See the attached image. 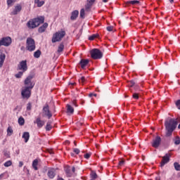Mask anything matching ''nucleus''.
I'll return each instance as SVG.
<instances>
[{"mask_svg": "<svg viewBox=\"0 0 180 180\" xmlns=\"http://www.w3.org/2000/svg\"><path fill=\"white\" fill-rule=\"evenodd\" d=\"M42 116L43 117H48V119H51L53 114H51V111H50V107L49 104H46L42 109Z\"/></svg>", "mask_w": 180, "mask_h": 180, "instance_id": "nucleus-7", "label": "nucleus"}, {"mask_svg": "<svg viewBox=\"0 0 180 180\" xmlns=\"http://www.w3.org/2000/svg\"><path fill=\"white\" fill-rule=\"evenodd\" d=\"M72 172H75V167H72Z\"/></svg>", "mask_w": 180, "mask_h": 180, "instance_id": "nucleus-54", "label": "nucleus"}, {"mask_svg": "<svg viewBox=\"0 0 180 180\" xmlns=\"http://www.w3.org/2000/svg\"><path fill=\"white\" fill-rule=\"evenodd\" d=\"M45 180H47V179H45Z\"/></svg>", "mask_w": 180, "mask_h": 180, "instance_id": "nucleus-64", "label": "nucleus"}, {"mask_svg": "<svg viewBox=\"0 0 180 180\" xmlns=\"http://www.w3.org/2000/svg\"><path fill=\"white\" fill-rule=\"evenodd\" d=\"M161 179L160 177H156L155 180H160Z\"/></svg>", "mask_w": 180, "mask_h": 180, "instance_id": "nucleus-58", "label": "nucleus"}, {"mask_svg": "<svg viewBox=\"0 0 180 180\" xmlns=\"http://www.w3.org/2000/svg\"><path fill=\"white\" fill-rule=\"evenodd\" d=\"M16 2V0H7V5L8 6H12V4Z\"/></svg>", "mask_w": 180, "mask_h": 180, "instance_id": "nucleus-39", "label": "nucleus"}, {"mask_svg": "<svg viewBox=\"0 0 180 180\" xmlns=\"http://www.w3.org/2000/svg\"><path fill=\"white\" fill-rule=\"evenodd\" d=\"M12 44V38L10 37H5L0 39V47L4 46L5 47H9Z\"/></svg>", "mask_w": 180, "mask_h": 180, "instance_id": "nucleus-8", "label": "nucleus"}, {"mask_svg": "<svg viewBox=\"0 0 180 180\" xmlns=\"http://www.w3.org/2000/svg\"><path fill=\"white\" fill-rule=\"evenodd\" d=\"M51 122L49 121L47 123H46V131H50V130H51L52 129V127H51Z\"/></svg>", "mask_w": 180, "mask_h": 180, "instance_id": "nucleus-31", "label": "nucleus"}, {"mask_svg": "<svg viewBox=\"0 0 180 180\" xmlns=\"http://www.w3.org/2000/svg\"><path fill=\"white\" fill-rule=\"evenodd\" d=\"M92 96H94V93H90V94H89V98H92Z\"/></svg>", "mask_w": 180, "mask_h": 180, "instance_id": "nucleus-53", "label": "nucleus"}, {"mask_svg": "<svg viewBox=\"0 0 180 180\" xmlns=\"http://www.w3.org/2000/svg\"><path fill=\"white\" fill-rule=\"evenodd\" d=\"M178 125V122L174 118H167L165 122V130H166V136L169 137V136H172V133L174 130L176 129V126Z\"/></svg>", "mask_w": 180, "mask_h": 180, "instance_id": "nucleus-1", "label": "nucleus"}, {"mask_svg": "<svg viewBox=\"0 0 180 180\" xmlns=\"http://www.w3.org/2000/svg\"><path fill=\"white\" fill-rule=\"evenodd\" d=\"M78 15H79V11H78V10H75L71 13L70 20H75L78 18Z\"/></svg>", "mask_w": 180, "mask_h": 180, "instance_id": "nucleus-15", "label": "nucleus"}, {"mask_svg": "<svg viewBox=\"0 0 180 180\" xmlns=\"http://www.w3.org/2000/svg\"><path fill=\"white\" fill-rule=\"evenodd\" d=\"M65 171L67 176H68L69 178L72 176V173L71 172V167H67Z\"/></svg>", "mask_w": 180, "mask_h": 180, "instance_id": "nucleus-25", "label": "nucleus"}, {"mask_svg": "<svg viewBox=\"0 0 180 180\" xmlns=\"http://www.w3.org/2000/svg\"><path fill=\"white\" fill-rule=\"evenodd\" d=\"M79 64L82 67V68H85L88 64H89V60L88 59H82L79 62Z\"/></svg>", "mask_w": 180, "mask_h": 180, "instance_id": "nucleus-16", "label": "nucleus"}, {"mask_svg": "<svg viewBox=\"0 0 180 180\" xmlns=\"http://www.w3.org/2000/svg\"><path fill=\"white\" fill-rule=\"evenodd\" d=\"M67 113H69V115L74 113V108L69 104L67 105Z\"/></svg>", "mask_w": 180, "mask_h": 180, "instance_id": "nucleus-22", "label": "nucleus"}, {"mask_svg": "<svg viewBox=\"0 0 180 180\" xmlns=\"http://www.w3.org/2000/svg\"><path fill=\"white\" fill-rule=\"evenodd\" d=\"M151 144L152 147H153L154 148H158L160 146H161V137L157 136L154 139H153Z\"/></svg>", "mask_w": 180, "mask_h": 180, "instance_id": "nucleus-9", "label": "nucleus"}, {"mask_svg": "<svg viewBox=\"0 0 180 180\" xmlns=\"http://www.w3.org/2000/svg\"><path fill=\"white\" fill-rule=\"evenodd\" d=\"M27 110H32V103H28L27 104Z\"/></svg>", "mask_w": 180, "mask_h": 180, "instance_id": "nucleus-41", "label": "nucleus"}, {"mask_svg": "<svg viewBox=\"0 0 180 180\" xmlns=\"http://www.w3.org/2000/svg\"><path fill=\"white\" fill-rule=\"evenodd\" d=\"M27 26L29 29H36L37 27L34 18L27 22Z\"/></svg>", "mask_w": 180, "mask_h": 180, "instance_id": "nucleus-13", "label": "nucleus"}, {"mask_svg": "<svg viewBox=\"0 0 180 180\" xmlns=\"http://www.w3.org/2000/svg\"><path fill=\"white\" fill-rule=\"evenodd\" d=\"M22 139H25V143H27V141H29V139H30V134L29 132H24L22 134Z\"/></svg>", "mask_w": 180, "mask_h": 180, "instance_id": "nucleus-21", "label": "nucleus"}, {"mask_svg": "<svg viewBox=\"0 0 180 180\" xmlns=\"http://www.w3.org/2000/svg\"><path fill=\"white\" fill-rule=\"evenodd\" d=\"M84 8L86 12H89V11H91V8H92V4L87 1L86 4L84 6Z\"/></svg>", "mask_w": 180, "mask_h": 180, "instance_id": "nucleus-24", "label": "nucleus"}, {"mask_svg": "<svg viewBox=\"0 0 180 180\" xmlns=\"http://www.w3.org/2000/svg\"><path fill=\"white\" fill-rule=\"evenodd\" d=\"M49 27V24L45 22L38 29L39 33H43L46 31V29Z\"/></svg>", "mask_w": 180, "mask_h": 180, "instance_id": "nucleus-17", "label": "nucleus"}, {"mask_svg": "<svg viewBox=\"0 0 180 180\" xmlns=\"http://www.w3.org/2000/svg\"><path fill=\"white\" fill-rule=\"evenodd\" d=\"M13 134V129H12V127H8L7 129V136H12Z\"/></svg>", "mask_w": 180, "mask_h": 180, "instance_id": "nucleus-29", "label": "nucleus"}, {"mask_svg": "<svg viewBox=\"0 0 180 180\" xmlns=\"http://www.w3.org/2000/svg\"><path fill=\"white\" fill-rule=\"evenodd\" d=\"M97 94H93V96H96Z\"/></svg>", "mask_w": 180, "mask_h": 180, "instance_id": "nucleus-61", "label": "nucleus"}, {"mask_svg": "<svg viewBox=\"0 0 180 180\" xmlns=\"http://www.w3.org/2000/svg\"><path fill=\"white\" fill-rule=\"evenodd\" d=\"M74 143H75V146H77V143L75 142H74Z\"/></svg>", "mask_w": 180, "mask_h": 180, "instance_id": "nucleus-63", "label": "nucleus"}, {"mask_svg": "<svg viewBox=\"0 0 180 180\" xmlns=\"http://www.w3.org/2000/svg\"><path fill=\"white\" fill-rule=\"evenodd\" d=\"M69 85H75V83H69Z\"/></svg>", "mask_w": 180, "mask_h": 180, "instance_id": "nucleus-56", "label": "nucleus"}, {"mask_svg": "<svg viewBox=\"0 0 180 180\" xmlns=\"http://www.w3.org/2000/svg\"><path fill=\"white\" fill-rule=\"evenodd\" d=\"M34 78V75H30L24 81V84L25 88H29L30 89H33L34 88V83L32 82V79Z\"/></svg>", "mask_w": 180, "mask_h": 180, "instance_id": "nucleus-5", "label": "nucleus"}, {"mask_svg": "<svg viewBox=\"0 0 180 180\" xmlns=\"http://www.w3.org/2000/svg\"><path fill=\"white\" fill-rule=\"evenodd\" d=\"M34 21L35 22L37 27H38L41 23H44V18L43 16H39L37 18H34Z\"/></svg>", "mask_w": 180, "mask_h": 180, "instance_id": "nucleus-12", "label": "nucleus"}, {"mask_svg": "<svg viewBox=\"0 0 180 180\" xmlns=\"http://www.w3.org/2000/svg\"><path fill=\"white\" fill-rule=\"evenodd\" d=\"M80 18H82V19L85 18V9L84 8H82L80 11Z\"/></svg>", "mask_w": 180, "mask_h": 180, "instance_id": "nucleus-33", "label": "nucleus"}, {"mask_svg": "<svg viewBox=\"0 0 180 180\" xmlns=\"http://www.w3.org/2000/svg\"><path fill=\"white\" fill-rule=\"evenodd\" d=\"M169 157H171V154L166 153L165 156L162 157V162H160V167L162 168L165 164H168L169 162Z\"/></svg>", "mask_w": 180, "mask_h": 180, "instance_id": "nucleus-11", "label": "nucleus"}, {"mask_svg": "<svg viewBox=\"0 0 180 180\" xmlns=\"http://www.w3.org/2000/svg\"><path fill=\"white\" fill-rule=\"evenodd\" d=\"M79 82H82V84H84V82H85V77H82L81 79L79 80Z\"/></svg>", "mask_w": 180, "mask_h": 180, "instance_id": "nucleus-46", "label": "nucleus"}, {"mask_svg": "<svg viewBox=\"0 0 180 180\" xmlns=\"http://www.w3.org/2000/svg\"><path fill=\"white\" fill-rule=\"evenodd\" d=\"M65 36V31L61 30L53 34L52 37V43H57V41H61L63 37Z\"/></svg>", "mask_w": 180, "mask_h": 180, "instance_id": "nucleus-2", "label": "nucleus"}, {"mask_svg": "<svg viewBox=\"0 0 180 180\" xmlns=\"http://www.w3.org/2000/svg\"><path fill=\"white\" fill-rule=\"evenodd\" d=\"M18 70H21L23 72L27 71V62L22 60L18 65Z\"/></svg>", "mask_w": 180, "mask_h": 180, "instance_id": "nucleus-10", "label": "nucleus"}, {"mask_svg": "<svg viewBox=\"0 0 180 180\" xmlns=\"http://www.w3.org/2000/svg\"><path fill=\"white\" fill-rule=\"evenodd\" d=\"M129 82L131 84V85H130L131 88H133V86H135L136 82H134V81L131 80Z\"/></svg>", "mask_w": 180, "mask_h": 180, "instance_id": "nucleus-44", "label": "nucleus"}, {"mask_svg": "<svg viewBox=\"0 0 180 180\" xmlns=\"http://www.w3.org/2000/svg\"><path fill=\"white\" fill-rule=\"evenodd\" d=\"M73 151L75 153V154H79L80 150L78 148H74Z\"/></svg>", "mask_w": 180, "mask_h": 180, "instance_id": "nucleus-47", "label": "nucleus"}, {"mask_svg": "<svg viewBox=\"0 0 180 180\" xmlns=\"http://www.w3.org/2000/svg\"><path fill=\"white\" fill-rule=\"evenodd\" d=\"M170 4H172V2H174V0H169Z\"/></svg>", "mask_w": 180, "mask_h": 180, "instance_id": "nucleus-57", "label": "nucleus"}, {"mask_svg": "<svg viewBox=\"0 0 180 180\" xmlns=\"http://www.w3.org/2000/svg\"><path fill=\"white\" fill-rule=\"evenodd\" d=\"M39 165V160H37V159H35L33 162H32V167L34 168V169L35 171H37L38 168H37V165Z\"/></svg>", "mask_w": 180, "mask_h": 180, "instance_id": "nucleus-26", "label": "nucleus"}, {"mask_svg": "<svg viewBox=\"0 0 180 180\" xmlns=\"http://www.w3.org/2000/svg\"><path fill=\"white\" fill-rule=\"evenodd\" d=\"M34 4L38 8H41L44 5V1L34 0Z\"/></svg>", "mask_w": 180, "mask_h": 180, "instance_id": "nucleus-23", "label": "nucleus"}, {"mask_svg": "<svg viewBox=\"0 0 180 180\" xmlns=\"http://www.w3.org/2000/svg\"><path fill=\"white\" fill-rule=\"evenodd\" d=\"M70 155H71L72 157H74V153H71Z\"/></svg>", "mask_w": 180, "mask_h": 180, "instance_id": "nucleus-60", "label": "nucleus"}, {"mask_svg": "<svg viewBox=\"0 0 180 180\" xmlns=\"http://www.w3.org/2000/svg\"><path fill=\"white\" fill-rule=\"evenodd\" d=\"M134 89H139V86L137 84H135Z\"/></svg>", "mask_w": 180, "mask_h": 180, "instance_id": "nucleus-55", "label": "nucleus"}, {"mask_svg": "<svg viewBox=\"0 0 180 180\" xmlns=\"http://www.w3.org/2000/svg\"><path fill=\"white\" fill-rule=\"evenodd\" d=\"M137 4H140V1L137 0H134V1H127L126 3L127 5H136Z\"/></svg>", "mask_w": 180, "mask_h": 180, "instance_id": "nucleus-28", "label": "nucleus"}, {"mask_svg": "<svg viewBox=\"0 0 180 180\" xmlns=\"http://www.w3.org/2000/svg\"><path fill=\"white\" fill-rule=\"evenodd\" d=\"M90 175H91V179H96V178H98V174H96V172H95L94 171H91V173Z\"/></svg>", "mask_w": 180, "mask_h": 180, "instance_id": "nucleus-32", "label": "nucleus"}, {"mask_svg": "<svg viewBox=\"0 0 180 180\" xmlns=\"http://www.w3.org/2000/svg\"><path fill=\"white\" fill-rule=\"evenodd\" d=\"M176 105L177 106L178 109L180 110V100H178V101L176 102Z\"/></svg>", "mask_w": 180, "mask_h": 180, "instance_id": "nucleus-48", "label": "nucleus"}, {"mask_svg": "<svg viewBox=\"0 0 180 180\" xmlns=\"http://www.w3.org/2000/svg\"><path fill=\"white\" fill-rule=\"evenodd\" d=\"M34 123H37V127L39 129H41V127L45 124L44 121L41 120V119H40V117L37 118L36 121L34 122Z\"/></svg>", "mask_w": 180, "mask_h": 180, "instance_id": "nucleus-18", "label": "nucleus"}, {"mask_svg": "<svg viewBox=\"0 0 180 180\" xmlns=\"http://www.w3.org/2000/svg\"><path fill=\"white\" fill-rule=\"evenodd\" d=\"M19 167H23V162H19Z\"/></svg>", "mask_w": 180, "mask_h": 180, "instance_id": "nucleus-52", "label": "nucleus"}, {"mask_svg": "<svg viewBox=\"0 0 180 180\" xmlns=\"http://www.w3.org/2000/svg\"><path fill=\"white\" fill-rule=\"evenodd\" d=\"M96 0H87V1H89L90 4H91L92 5H94V4L95 3Z\"/></svg>", "mask_w": 180, "mask_h": 180, "instance_id": "nucleus-50", "label": "nucleus"}, {"mask_svg": "<svg viewBox=\"0 0 180 180\" xmlns=\"http://www.w3.org/2000/svg\"><path fill=\"white\" fill-rule=\"evenodd\" d=\"M91 57L94 60H100L103 57V53L98 49H94L90 51Z\"/></svg>", "mask_w": 180, "mask_h": 180, "instance_id": "nucleus-4", "label": "nucleus"}, {"mask_svg": "<svg viewBox=\"0 0 180 180\" xmlns=\"http://www.w3.org/2000/svg\"><path fill=\"white\" fill-rule=\"evenodd\" d=\"M18 123L20 126H23V124H25V119L22 117H20L18 119Z\"/></svg>", "mask_w": 180, "mask_h": 180, "instance_id": "nucleus-34", "label": "nucleus"}, {"mask_svg": "<svg viewBox=\"0 0 180 180\" xmlns=\"http://www.w3.org/2000/svg\"><path fill=\"white\" fill-rule=\"evenodd\" d=\"M40 56H41V50H37L34 53V58H39Z\"/></svg>", "mask_w": 180, "mask_h": 180, "instance_id": "nucleus-27", "label": "nucleus"}, {"mask_svg": "<svg viewBox=\"0 0 180 180\" xmlns=\"http://www.w3.org/2000/svg\"><path fill=\"white\" fill-rule=\"evenodd\" d=\"M174 144H176V146H179V144H180V138H179V136L176 137V139L174 141Z\"/></svg>", "mask_w": 180, "mask_h": 180, "instance_id": "nucleus-38", "label": "nucleus"}, {"mask_svg": "<svg viewBox=\"0 0 180 180\" xmlns=\"http://www.w3.org/2000/svg\"><path fill=\"white\" fill-rule=\"evenodd\" d=\"M103 2H108V0H103Z\"/></svg>", "mask_w": 180, "mask_h": 180, "instance_id": "nucleus-62", "label": "nucleus"}, {"mask_svg": "<svg viewBox=\"0 0 180 180\" xmlns=\"http://www.w3.org/2000/svg\"><path fill=\"white\" fill-rule=\"evenodd\" d=\"M23 72H23V70H22V71H20L18 73L15 74V78H22V75H23Z\"/></svg>", "mask_w": 180, "mask_h": 180, "instance_id": "nucleus-35", "label": "nucleus"}, {"mask_svg": "<svg viewBox=\"0 0 180 180\" xmlns=\"http://www.w3.org/2000/svg\"><path fill=\"white\" fill-rule=\"evenodd\" d=\"M99 34H93L91 37H89V40H95V39H96V37H98Z\"/></svg>", "mask_w": 180, "mask_h": 180, "instance_id": "nucleus-37", "label": "nucleus"}, {"mask_svg": "<svg viewBox=\"0 0 180 180\" xmlns=\"http://www.w3.org/2000/svg\"><path fill=\"white\" fill-rule=\"evenodd\" d=\"M26 50L34 51L36 50V42L33 38L28 37L26 41Z\"/></svg>", "mask_w": 180, "mask_h": 180, "instance_id": "nucleus-3", "label": "nucleus"}, {"mask_svg": "<svg viewBox=\"0 0 180 180\" xmlns=\"http://www.w3.org/2000/svg\"><path fill=\"white\" fill-rule=\"evenodd\" d=\"M108 32H112L113 30V26H108L106 27Z\"/></svg>", "mask_w": 180, "mask_h": 180, "instance_id": "nucleus-43", "label": "nucleus"}, {"mask_svg": "<svg viewBox=\"0 0 180 180\" xmlns=\"http://www.w3.org/2000/svg\"><path fill=\"white\" fill-rule=\"evenodd\" d=\"M12 165V162L8 160L4 163V167H11Z\"/></svg>", "mask_w": 180, "mask_h": 180, "instance_id": "nucleus-40", "label": "nucleus"}, {"mask_svg": "<svg viewBox=\"0 0 180 180\" xmlns=\"http://www.w3.org/2000/svg\"><path fill=\"white\" fill-rule=\"evenodd\" d=\"M124 165V160H121L119 162V165L122 166V165Z\"/></svg>", "mask_w": 180, "mask_h": 180, "instance_id": "nucleus-49", "label": "nucleus"}, {"mask_svg": "<svg viewBox=\"0 0 180 180\" xmlns=\"http://www.w3.org/2000/svg\"><path fill=\"white\" fill-rule=\"evenodd\" d=\"M174 167L176 171H180V165H179V163L174 162Z\"/></svg>", "mask_w": 180, "mask_h": 180, "instance_id": "nucleus-36", "label": "nucleus"}, {"mask_svg": "<svg viewBox=\"0 0 180 180\" xmlns=\"http://www.w3.org/2000/svg\"><path fill=\"white\" fill-rule=\"evenodd\" d=\"M49 153L50 154H53V152H52L51 150H49Z\"/></svg>", "mask_w": 180, "mask_h": 180, "instance_id": "nucleus-59", "label": "nucleus"}, {"mask_svg": "<svg viewBox=\"0 0 180 180\" xmlns=\"http://www.w3.org/2000/svg\"><path fill=\"white\" fill-rule=\"evenodd\" d=\"M64 50V44L61 43L58 48V53H63Z\"/></svg>", "mask_w": 180, "mask_h": 180, "instance_id": "nucleus-30", "label": "nucleus"}, {"mask_svg": "<svg viewBox=\"0 0 180 180\" xmlns=\"http://www.w3.org/2000/svg\"><path fill=\"white\" fill-rule=\"evenodd\" d=\"M20 11H22V6L20 4H17L14 10L11 12V15H18Z\"/></svg>", "mask_w": 180, "mask_h": 180, "instance_id": "nucleus-14", "label": "nucleus"}, {"mask_svg": "<svg viewBox=\"0 0 180 180\" xmlns=\"http://www.w3.org/2000/svg\"><path fill=\"white\" fill-rule=\"evenodd\" d=\"M48 176L51 179H53L56 176V170L54 169H51L48 171Z\"/></svg>", "mask_w": 180, "mask_h": 180, "instance_id": "nucleus-19", "label": "nucleus"}, {"mask_svg": "<svg viewBox=\"0 0 180 180\" xmlns=\"http://www.w3.org/2000/svg\"><path fill=\"white\" fill-rule=\"evenodd\" d=\"M32 96V89L28 87H22L21 91V96L22 99H29Z\"/></svg>", "mask_w": 180, "mask_h": 180, "instance_id": "nucleus-6", "label": "nucleus"}, {"mask_svg": "<svg viewBox=\"0 0 180 180\" xmlns=\"http://www.w3.org/2000/svg\"><path fill=\"white\" fill-rule=\"evenodd\" d=\"M4 155H5V157H6L7 158H9V157H10V155H9V153H4Z\"/></svg>", "mask_w": 180, "mask_h": 180, "instance_id": "nucleus-51", "label": "nucleus"}, {"mask_svg": "<svg viewBox=\"0 0 180 180\" xmlns=\"http://www.w3.org/2000/svg\"><path fill=\"white\" fill-rule=\"evenodd\" d=\"M132 97L134 98V99H139V94L134 93L133 95H132Z\"/></svg>", "mask_w": 180, "mask_h": 180, "instance_id": "nucleus-42", "label": "nucleus"}, {"mask_svg": "<svg viewBox=\"0 0 180 180\" xmlns=\"http://www.w3.org/2000/svg\"><path fill=\"white\" fill-rule=\"evenodd\" d=\"M91 153H86L84 155V157L86 158V160H88L91 157Z\"/></svg>", "mask_w": 180, "mask_h": 180, "instance_id": "nucleus-45", "label": "nucleus"}, {"mask_svg": "<svg viewBox=\"0 0 180 180\" xmlns=\"http://www.w3.org/2000/svg\"><path fill=\"white\" fill-rule=\"evenodd\" d=\"M5 58H6V55H5V53H1L0 54V68H2V65H4Z\"/></svg>", "mask_w": 180, "mask_h": 180, "instance_id": "nucleus-20", "label": "nucleus"}]
</instances>
